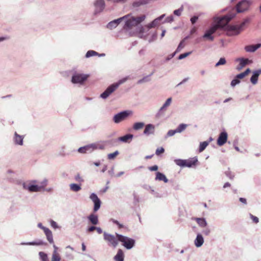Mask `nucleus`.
<instances>
[{
	"instance_id": "1",
	"label": "nucleus",
	"mask_w": 261,
	"mask_h": 261,
	"mask_svg": "<svg viewBox=\"0 0 261 261\" xmlns=\"http://www.w3.org/2000/svg\"><path fill=\"white\" fill-rule=\"evenodd\" d=\"M236 15V13H229L227 15L221 17H214V21L215 23L205 32L202 38L213 41L214 40V36L213 34H214L218 29L224 28Z\"/></svg>"
},
{
	"instance_id": "2",
	"label": "nucleus",
	"mask_w": 261,
	"mask_h": 261,
	"mask_svg": "<svg viewBox=\"0 0 261 261\" xmlns=\"http://www.w3.org/2000/svg\"><path fill=\"white\" fill-rule=\"evenodd\" d=\"M48 184V180L44 178L43 180L39 182L37 180H32L27 182H23L22 184L23 189L27 190L30 192H38L46 191L47 192H51L52 189L51 188L45 189Z\"/></svg>"
},
{
	"instance_id": "3",
	"label": "nucleus",
	"mask_w": 261,
	"mask_h": 261,
	"mask_svg": "<svg viewBox=\"0 0 261 261\" xmlns=\"http://www.w3.org/2000/svg\"><path fill=\"white\" fill-rule=\"evenodd\" d=\"M126 16L123 20H125V24L123 27L125 30L132 29L144 21L146 18L145 15H142L140 16L134 17L130 15H125Z\"/></svg>"
},
{
	"instance_id": "4",
	"label": "nucleus",
	"mask_w": 261,
	"mask_h": 261,
	"mask_svg": "<svg viewBox=\"0 0 261 261\" xmlns=\"http://www.w3.org/2000/svg\"><path fill=\"white\" fill-rule=\"evenodd\" d=\"M250 21L249 18L245 19L239 25H227L225 27L227 30V33L229 36L239 35L244 29L246 24Z\"/></svg>"
},
{
	"instance_id": "5",
	"label": "nucleus",
	"mask_w": 261,
	"mask_h": 261,
	"mask_svg": "<svg viewBox=\"0 0 261 261\" xmlns=\"http://www.w3.org/2000/svg\"><path fill=\"white\" fill-rule=\"evenodd\" d=\"M116 236L119 241L122 243V246L126 249L130 250L134 247L135 245V240L134 239L119 233H116Z\"/></svg>"
},
{
	"instance_id": "6",
	"label": "nucleus",
	"mask_w": 261,
	"mask_h": 261,
	"mask_svg": "<svg viewBox=\"0 0 261 261\" xmlns=\"http://www.w3.org/2000/svg\"><path fill=\"white\" fill-rule=\"evenodd\" d=\"M89 75L83 73L75 72L71 77V82L74 84L82 85L87 81Z\"/></svg>"
},
{
	"instance_id": "7",
	"label": "nucleus",
	"mask_w": 261,
	"mask_h": 261,
	"mask_svg": "<svg viewBox=\"0 0 261 261\" xmlns=\"http://www.w3.org/2000/svg\"><path fill=\"white\" fill-rule=\"evenodd\" d=\"M165 16V14H163L158 18L154 19L152 22L145 25L144 27H141L139 28V32L140 33H144L147 32L149 29L155 28L160 24L161 20Z\"/></svg>"
},
{
	"instance_id": "8",
	"label": "nucleus",
	"mask_w": 261,
	"mask_h": 261,
	"mask_svg": "<svg viewBox=\"0 0 261 261\" xmlns=\"http://www.w3.org/2000/svg\"><path fill=\"white\" fill-rule=\"evenodd\" d=\"M103 240L107 243L108 245L113 248H116L118 245V239L115 236L106 231L103 232Z\"/></svg>"
},
{
	"instance_id": "9",
	"label": "nucleus",
	"mask_w": 261,
	"mask_h": 261,
	"mask_svg": "<svg viewBox=\"0 0 261 261\" xmlns=\"http://www.w3.org/2000/svg\"><path fill=\"white\" fill-rule=\"evenodd\" d=\"M133 114V112L130 110H125L114 115L113 117V121L116 124L126 120L127 118Z\"/></svg>"
},
{
	"instance_id": "10",
	"label": "nucleus",
	"mask_w": 261,
	"mask_h": 261,
	"mask_svg": "<svg viewBox=\"0 0 261 261\" xmlns=\"http://www.w3.org/2000/svg\"><path fill=\"white\" fill-rule=\"evenodd\" d=\"M252 4L250 0H242L239 2L236 5V10L237 13H243L247 11Z\"/></svg>"
},
{
	"instance_id": "11",
	"label": "nucleus",
	"mask_w": 261,
	"mask_h": 261,
	"mask_svg": "<svg viewBox=\"0 0 261 261\" xmlns=\"http://www.w3.org/2000/svg\"><path fill=\"white\" fill-rule=\"evenodd\" d=\"M172 102V98L169 97L165 102L163 105L160 108L159 111L156 114V117L157 118H161L164 116L165 112L166 110L167 107H168L171 103Z\"/></svg>"
},
{
	"instance_id": "12",
	"label": "nucleus",
	"mask_w": 261,
	"mask_h": 261,
	"mask_svg": "<svg viewBox=\"0 0 261 261\" xmlns=\"http://www.w3.org/2000/svg\"><path fill=\"white\" fill-rule=\"evenodd\" d=\"M89 198L94 203L93 211L96 212L100 208L101 202L97 195L94 193L90 195Z\"/></svg>"
},
{
	"instance_id": "13",
	"label": "nucleus",
	"mask_w": 261,
	"mask_h": 261,
	"mask_svg": "<svg viewBox=\"0 0 261 261\" xmlns=\"http://www.w3.org/2000/svg\"><path fill=\"white\" fill-rule=\"evenodd\" d=\"M236 61L239 62V65L236 67V69L239 71L241 70L243 68H244L247 64H251L252 63V60H249L248 59L244 58H237L236 60Z\"/></svg>"
},
{
	"instance_id": "14",
	"label": "nucleus",
	"mask_w": 261,
	"mask_h": 261,
	"mask_svg": "<svg viewBox=\"0 0 261 261\" xmlns=\"http://www.w3.org/2000/svg\"><path fill=\"white\" fill-rule=\"evenodd\" d=\"M117 88L114 84L109 86L106 90L100 94V97L103 99L107 98L110 94L114 92Z\"/></svg>"
},
{
	"instance_id": "15",
	"label": "nucleus",
	"mask_w": 261,
	"mask_h": 261,
	"mask_svg": "<svg viewBox=\"0 0 261 261\" xmlns=\"http://www.w3.org/2000/svg\"><path fill=\"white\" fill-rule=\"evenodd\" d=\"M95 6V14L100 13L103 11L105 7V3L104 0H96L94 3Z\"/></svg>"
},
{
	"instance_id": "16",
	"label": "nucleus",
	"mask_w": 261,
	"mask_h": 261,
	"mask_svg": "<svg viewBox=\"0 0 261 261\" xmlns=\"http://www.w3.org/2000/svg\"><path fill=\"white\" fill-rule=\"evenodd\" d=\"M227 138L228 135L226 132L224 131L221 132L219 134L217 139V144L220 146L223 145L226 142Z\"/></svg>"
},
{
	"instance_id": "17",
	"label": "nucleus",
	"mask_w": 261,
	"mask_h": 261,
	"mask_svg": "<svg viewBox=\"0 0 261 261\" xmlns=\"http://www.w3.org/2000/svg\"><path fill=\"white\" fill-rule=\"evenodd\" d=\"M126 16H123L118 19H115L108 23L107 25L108 29L112 30L117 27V26L124 19Z\"/></svg>"
},
{
	"instance_id": "18",
	"label": "nucleus",
	"mask_w": 261,
	"mask_h": 261,
	"mask_svg": "<svg viewBox=\"0 0 261 261\" xmlns=\"http://www.w3.org/2000/svg\"><path fill=\"white\" fill-rule=\"evenodd\" d=\"M24 136L18 135L16 132L14 133L13 141L14 143L16 145L22 146L23 144Z\"/></svg>"
},
{
	"instance_id": "19",
	"label": "nucleus",
	"mask_w": 261,
	"mask_h": 261,
	"mask_svg": "<svg viewBox=\"0 0 261 261\" xmlns=\"http://www.w3.org/2000/svg\"><path fill=\"white\" fill-rule=\"evenodd\" d=\"M261 74V69L255 70L252 72V75L250 78V82L253 85H256L257 83L258 78Z\"/></svg>"
},
{
	"instance_id": "20",
	"label": "nucleus",
	"mask_w": 261,
	"mask_h": 261,
	"mask_svg": "<svg viewBox=\"0 0 261 261\" xmlns=\"http://www.w3.org/2000/svg\"><path fill=\"white\" fill-rule=\"evenodd\" d=\"M155 126L152 124H148L146 125L143 134L146 136L153 135L154 133Z\"/></svg>"
},
{
	"instance_id": "21",
	"label": "nucleus",
	"mask_w": 261,
	"mask_h": 261,
	"mask_svg": "<svg viewBox=\"0 0 261 261\" xmlns=\"http://www.w3.org/2000/svg\"><path fill=\"white\" fill-rule=\"evenodd\" d=\"M261 47V43H257L255 45H246L244 47V49L248 53H254L258 48Z\"/></svg>"
},
{
	"instance_id": "22",
	"label": "nucleus",
	"mask_w": 261,
	"mask_h": 261,
	"mask_svg": "<svg viewBox=\"0 0 261 261\" xmlns=\"http://www.w3.org/2000/svg\"><path fill=\"white\" fill-rule=\"evenodd\" d=\"M133 137V135L131 134H128L123 136L119 137L118 138V140L123 143H129L132 140Z\"/></svg>"
},
{
	"instance_id": "23",
	"label": "nucleus",
	"mask_w": 261,
	"mask_h": 261,
	"mask_svg": "<svg viewBox=\"0 0 261 261\" xmlns=\"http://www.w3.org/2000/svg\"><path fill=\"white\" fill-rule=\"evenodd\" d=\"M87 219L92 225H96L98 224V217L97 215L94 214L93 213L90 214L87 217Z\"/></svg>"
},
{
	"instance_id": "24",
	"label": "nucleus",
	"mask_w": 261,
	"mask_h": 261,
	"mask_svg": "<svg viewBox=\"0 0 261 261\" xmlns=\"http://www.w3.org/2000/svg\"><path fill=\"white\" fill-rule=\"evenodd\" d=\"M124 252L121 249H119L116 254L114 257V259L115 261H124Z\"/></svg>"
},
{
	"instance_id": "25",
	"label": "nucleus",
	"mask_w": 261,
	"mask_h": 261,
	"mask_svg": "<svg viewBox=\"0 0 261 261\" xmlns=\"http://www.w3.org/2000/svg\"><path fill=\"white\" fill-rule=\"evenodd\" d=\"M204 243V239L201 234H197L194 241V244L197 247H201Z\"/></svg>"
},
{
	"instance_id": "26",
	"label": "nucleus",
	"mask_w": 261,
	"mask_h": 261,
	"mask_svg": "<svg viewBox=\"0 0 261 261\" xmlns=\"http://www.w3.org/2000/svg\"><path fill=\"white\" fill-rule=\"evenodd\" d=\"M155 174V180L163 181L165 183H167L168 182V179L163 173L160 172H156Z\"/></svg>"
},
{
	"instance_id": "27",
	"label": "nucleus",
	"mask_w": 261,
	"mask_h": 261,
	"mask_svg": "<svg viewBox=\"0 0 261 261\" xmlns=\"http://www.w3.org/2000/svg\"><path fill=\"white\" fill-rule=\"evenodd\" d=\"M185 167L189 168H191L193 166H195L198 162V160L196 158H193L189 160H185Z\"/></svg>"
},
{
	"instance_id": "28",
	"label": "nucleus",
	"mask_w": 261,
	"mask_h": 261,
	"mask_svg": "<svg viewBox=\"0 0 261 261\" xmlns=\"http://www.w3.org/2000/svg\"><path fill=\"white\" fill-rule=\"evenodd\" d=\"M194 220L201 227H205L207 225V222L204 218H195Z\"/></svg>"
},
{
	"instance_id": "29",
	"label": "nucleus",
	"mask_w": 261,
	"mask_h": 261,
	"mask_svg": "<svg viewBox=\"0 0 261 261\" xmlns=\"http://www.w3.org/2000/svg\"><path fill=\"white\" fill-rule=\"evenodd\" d=\"M44 244V243L42 241H34L31 242H22L20 244V245H33V246H40L43 245Z\"/></svg>"
},
{
	"instance_id": "30",
	"label": "nucleus",
	"mask_w": 261,
	"mask_h": 261,
	"mask_svg": "<svg viewBox=\"0 0 261 261\" xmlns=\"http://www.w3.org/2000/svg\"><path fill=\"white\" fill-rule=\"evenodd\" d=\"M82 218H83V217L80 215L74 216L73 219V223L74 226H76L81 225L82 223Z\"/></svg>"
},
{
	"instance_id": "31",
	"label": "nucleus",
	"mask_w": 261,
	"mask_h": 261,
	"mask_svg": "<svg viewBox=\"0 0 261 261\" xmlns=\"http://www.w3.org/2000/svg\"><path fill=\"white\" fill-rule=\"evenodd\" d=\"M149 0H136L133 3L134 7H139L149 3Z\"/></svg>"
},
{
	"instance_id": "32",
	"label": "nucleus",
	"mask_w": 261,
	"mask_h": 261,
	"mask_svg": "<svg viewBox=\"0 0 261 261\" xmlns=\"http://www.w3.org/2000/svg\"><path fill=\"white\" fill-rule=\"evenodd\" d=\"M93 145L94 147V150H103L106 148V144L103 143H93Z\"/></svg>"
},
{
	"instance_id": "33",
	"label": "nucleus",
	"mask_w": 261,
	"mask_h": 261,
	"mask_svg": "<svg viewBox=\"0 0 261 261\" xmlns=\"http://www.w3.org/2000/svg\"><path fill=\"white\" fill-rule=\"evenodd\" d=\"M44 233L46 237V239H47V241L50 243H53L54 240H53L52 232L51 231V230L49 229L45 231Z\"/></svg>"
},
{
	"instance_id": "34",
	"label": "nucleus",
	"mask_w": 261,
	"mask_h": 261,
	"mask_svg": "<svg viewBox=\"0 0 261 261\" xmlns=\"http://www.w3.org/2000/svg\"><path fill=\"white\" fill-rule=\"evenodd\" d=\"M70 189L73 192H77L81 190V187L80 185L76 184H71L69 185Z\"/></svg>"
},
{
	"instance_id": "35",
	"label": "nucleus",
	"mask_w": 261,
	"mask_h": 261,
	"mask_svg": "<svg viewBox=\"0 0 261 261\" xmlns=\"http://www.w3.org/2000/svg\"><path fill=\"white\" fill-rule=\"evenodd\" d=\"M144 123L142 122H136L134 124L133 128L135 130H138L143 127Z\"/></svg>"
},
{
	"instance_id": "36",
	"label": "nucleus",
	"mask_w": 261,
	"mask_h": 261,
	"mask_svg": "<svg viewBox=\"0 0 261 261\" xmlns=\"http://www.w3.org/2000/svg\"><path fill=\"white\" fill-rule=\"evenodd\" d=\"M187 125L186 124L181 123L180 124L178 127L175 129L177 133H180L183 132L187 127Z\"/></svg>"
},
{
	"instance_id": "37",
	"label": "nucleus",
	"mask_w": 261,
	"mask_h": 261,
	"mask_svg": "<svg viewBox=\"0 0 261 261\" xmlns=\"http://www.w3.org/2000/svg\"><path fill=\"white\" fill-rule=\"evenodd\" d=\"M209 142L207 141L201 142L199 145V151L200 152H202L206 148Z\"/></svg>"
},
{
	"instance_id": "38",
	"label": "nucleus",
	"mask_w": 261,
	"mask_h": 261,
	"mask_svg": "<svg viewBox=\"0 0 261 261\" xmlns=\"http://www.w3.org/2000/svg\"><path fill=\"white\" fill-rule=\"evenodd\" d=\"M39 255L41 261H49L47 254L44 252H39Z\"/></svg>"
},
{
	"instance_id": "39",
	"label": "nucleus",
	"mask_w": 261,
	"mask_h": 261,
	"mask_svg": "<svg viewBox=\"0 0 261 261\" xmlns=\"http://www.w3.org/2000/svg\"><path fill=\"white\" fill-rule=\"evenodd\" d=\"M98 55V53L94 50H88L87 53L86 54L85 57L87 58L95 56Z\"/></svg>"
},
{
	"instance_id": "40",
	"label": "nucleus",
	"mask_w": 261,
	"mask_h": 261,
	"mask_svg": "<svg viewBox=\"0 0 261 261\" xmlns=\"http://www.w3.org/2000/svg\"><path fill=\"white\" fill-rule=\"evenodd\" d=\"M185 160H182V159H176L174 160L175 163L181 167H185Z\"/></svg>"
},
{
	"instance_id": "41",
	"label": "nucleus",
	"mask_w": 261,
	"mask_h": 261,
	"mask_svg": "<svg viewBox=\"0 0 261 261\" xmlns=\"http://www.w3.org/2000/svg\"><path fill=\"white\" fill-rule=\"evenodd\" d=\"M127 79L128 77H125L119 80L117 82L113 84L115 85L116 88H118L120 85L124 83L127 80Z\"/></svg>"
},
{
	"instance_id": "42",
	"label": "nucleus",
	"mask_w": 261,
	"mask_h": 261,
	"mask_svg": "<svg viewBox=\"0 0 261 261\" xmlns=\"http://www.w3.org/2000/svg\"><path fill=\"white\" fill-rule=\"evenodd\" d=\"M119 153L118 150H116L113 153H109L108 154V159L109 160H113L119 154Z\"/></svg>"
},
{
	"instance_id": "43",
	"label": "nucleus",
	"mask_w": 261,
	"mask_h": 261,
	"mask_svg": "<svg viewBox=\"0 0 261 261\" xmlns=\"http://www.w3.org/2000/svg\"><path fill=\"white\" fill-rule=\"evenodd\" d=\"M86 152L87 153H91L94 151L93 143L85 146Z\"/></svg>"
},
{
	"instance_id": "44",
	"label": "nucleus",
	"mask_w": 261,
	"mask_h": 261,
	"mask_svg": "<svg viewBox=\"0 0 261 261\" xmlns=\"http://www.w3.org/2000/svg\"><path fill=\"white\" fill-rule=\"evenodd\" d=\"M60 257L57 252L54 251L52 255V260L51 261H60Z\"/></svg>"
},
{
	"instance_id": "45",
	"label": "nucleus",
	"mask_w": 261,
	"mask_h": 261,
	"mask_svg": "<svg viewBox=\"0 0 261 261\" xmlns=\"http://www.w3.org/2000/svg\"><path fill=\"white\" fill-rule=\"evenodd\" d=\"M184 10V7L183 6H181L179 9H177V10H175L174 11H173V14L176 15V16H179L181 15V13Z\"/></svg>"
},
{
	"instance_id": "46",
	"label": "nucleus",
	"mask_w": 261,
	"mask_h": 261,
	"mask_svg": "<svg viewBox=\"0 0 261 261\" xmlns=\"http://www.w3.org/2000/svg\"><path fill=\"white\" fill-rule=\"evenodd\" d=\"M226 61L224 58H221L219 61L216 64L215 66L218 67L220 65H224L226 63Z\"/></svg>"
},
{
	"instance_id": "47",
	"label": "nucleus",
	"mask_w": 261,
	"mask_h": 261,
	"mask_svg": "<svg viewBox=\"0 0 261 261\" xmlns=\"http://www.w3.org/2000/svg\"><path fill=\"white\" fill-rule=\"evenodd\" d=\"M184 47V40L181 41L178 44L176 50L174 51L176 54L179 52Z\"/></svg>"
},
{
	"instance_id": "48",
	"label": "nucleus",
	"mask_w": 261,
	"mask_h": 261,
	"mask_svg": "<svg viewBox=\"0 0 261 261\" xmlns=\"http://www.w3.org/2000/svg\"><path fill=\"white\" fill-rule=\"evenodd\" d=\"M240 83V81L236 76L231 82L230 85L232 87H234Z\"/></svg>"
},
{
	"instance_id": "49",
	"label": "nucleus",
	"mask_w": 261,
	"mask_h": 261,
	"mask_svg": "<svg viewBox=\"0 0 261 261\" xmlns=\"http://www.w3.org/2000/svg\"><path fill=\"white\" fill-rule=\"evenodd\" d=\"M191 53H192L191 51H190V52H187V53H185L184 54H180L178 56V60H182V59L186 58L188 56H189L191 54Z\"/></svg>"
},
{
	"instance_id": "50",
	"label": "nucleus",
	"mask_w": 261,
	"mask_h": 261,
	"mask_svg": "<svg viewBox=\"0 0 261 261\" xmlns=\"http://www.w3.org/2000/svg\"><path fill=\"white\" fill-rule=\"evenodd\" d=\"M176 133H177L176 132L175 129H174V130H173V129L169 130L167 132V135H166L165 138H167V137L173 136Z\"/></svg>"
},
{
	"instance_id": "51",
	"label": "nucleus",
	"mask_w": 261,
	"mask_h": 261,
	"mask_svg": "<svg viewBox=\"0 0 261 261\" xmlns=\"http://www.w3.org/2000/svg\"><path fill=\"white\" fill-rule=\"evenodd\" d=\"M165 151V149L163 147H160V148H158L156 149V151H155V154L156 155H160L161 154L164 153Z\"/></svg>"
},
{
	"instance_id": "52",
	"label": "nucleus",
	"mask_w": 261,
	"mask_h": 261,
	"mask_svg": "<svg viewBox=\"0 0 261 261\" xmlns=\"http://www.w3.org/2000/svg\"><path fill=\"white\" fill-rule=\"evenodd\" d=\"M50 226L54 229H57V228H60V227L58 226L57 223L53 220H50Z\"/></svg>"
},
{
	"instance_id": "53",
	"label": "nucleus",
	"mask_w": 261,
	"mask_h": 261,
	"mask_svg": "<svg viewBox=\"0 0 261 261\" xmlns=\"http://www.w3.org/2000/svg\"><path fill=\"white\" fill-rule=\"evenodd\" d=\"M249 216H250V218L252 220V221L254 223H255V224H257V223H258L259 219L257 217L253 216L251 214H249Z\"/></svg>"
},
{
	"instance_id": "54",
	"label": "nucleus",
	"mask_w": 261,
	"mask_h": 261,
	"mask_svg": "<svg viewBox=\"0 0 261 261\" xmlns=\"http://www.w3.org/2000/svg\"><path fill=\"white\" fill-rule=\"evenodd\" d=\"M174 21V17L172 15L168 16L165 20L164 22L171 23Z\"/></svg>"
},
{
	"instance_id": "55",
	"label": "nucleus",
	"mask_w": 261,
	"mask_h": 261,
	"mask_svg": "<svg viewBox=\"0 0 261 261\" xmlns=\"http://www.w3.org/2000/svg\"><path fill=\"white\" fill-rule=\"evenodd\" d=\"M95 228H96V226H94V225H93L92 226L88 227L86 229V231H87V232H89V233L92 232L94 230H95Z\"/></svg>"
},
{
	"instance_id": "56",
	"label": "nucleus",
	"mask_w": 261,
	"mask_h": 261,
	"mask_svg": "<svg viewBox=\"0 0 261 261\" xmlns=\"http://www.w3.org/2000/svg\"><path fill=\"white\" fill-rule=\"evenodd\" d=\"M37 226L40 228V229H42L44 231V232H45V231L47 230L48 229H49L47 227H45L44 226H43L42 224L41 223H38L37 224Z\"/></svg>"
},
{
	"instance_id": "57",
	"label": "nucleus",
	"mask_w": 261,
	"mask_h": 261,
	"mask_svg": "<svg viewBox=\"0 0 261 261\" xmlns=\"http://www.w3.org/2000/svg\"><path fill=\"white\" fill-rule=\"evenodd\" d=\"M75 179L76 180V181L80 182L84 181L83 178L80 176V174H77L75 176Z\"/></svg>"
},
{
	"instance_id": "58",
	"label": "nucleus",
	"mask_w": 261,
	"mask_h": 261,
	"mask_svg": "<svg viewBox=\"0 0 261 261\" xmlns=\"http://www.w3.org/2000/svg\"><path fill=\"white\" fill-rule=\"evenodd\" d=\"M77 151H78L79 152H80L81 153H86V149H85V146H83V147H80L78 149Z\"/></svg>"
},
{
	"instance_id": "59",
	"label": "nucleus",
	"mask_w": 261,
	"mask_h": 261,
	"mask_svg": "<svg viewBox=\"0 0 261 261\" xmlns=\"http://www.w3.org/2000/svg\"><path fill=\"white\" fill-rule=\"evenodd\" d=\"M176 55V53L174 52L173 53L168 55L166 58V61H169V60H170L172 58H173L174 57V56Z\"/></svg>"
},
{
	"instance_id": "60",
	"label": "nucleus",
	"mask_w": 261,
	"mask_h": 261,
	"mask_svg": "<svg viewBox=\"0 0 261 261\" xmlns=\"http://www.w3.org/2000/svg\"><path fill=\"white\" fill-rule=\"evenodd\" d=\"M148 169L150 171H157L158 169V166L157 165H154L153 166L149 167Z\"/></svg>"
},
{
	"instance_id": "61",
	"label": "nucleus",
	"mask_w": 261,
	"mask_h": 261,
	"mask_svg": "<svg viewBox=\"0 0 261 261\" xmlns=\"http://www.w3.org/2000/svg\"><path fill=\"white\" fill-rule=\"evenodd\" d=\"M211 232V230L209 228H205L202 231V233L205 236H208Z\"/></svg>"
},
{
	"instance_id": "62",
	"label": "nucleus",
	"mask_w": 261,
	"mask_h": 261,
	"mask_svg": "<svg viewBox=\"0 0 261 261\" xmlns=\"http://www.w3.org/2000/svg\"><path fill=\"white\" fill-rule=\"evenodd\" d=\"M198 19V17L197 16H194L191 18V21L192 24H194Z\"/></svg>"
},
{
	"instance_id": "63",
	"label": "nucleus",
	"mask_w": 261,
	"mask_h": 261,
	"mask_svg": "<svg viewBox=\"0 0 261 261\" xmlns=\"http://www.w3.org/2000/svg\"><path fill=\"white\" fill-rule=\"evenodd\" d=\"M236 76L240 80V79H242L244 77H245L246 76L243 73V72H242L240 74H237Z\"/></svg>"
},
{
	"instance_id": "64",
	"label": "nucleus",
	"mask_w": 261,
	"mask_h": 261,
	"mask_svg": "<svg viewBox=\"0 0 261 261\" xmlns=\"http://www.w3.org/2000/svg\"><path fill=\"white\" fill-rule=\"evenodd\" d=\"M239 201L243 203L244 204H245L246 205L247 204V200L246 199H245V198H242V197H241L239 198Z\"/></svg>"
}]
</instances>
